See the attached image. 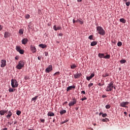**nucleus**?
I'll return each instance as SVG.
<instances>
[{"mask_svg":"<svg viewBox=\"0 0 130 130\" xmlns=\"http://www.w3.org/2000/svg\"><path fill=\"white\" fill-rule=\"evenodd\" d=\"M114 81H110V83L108 84V86H107L106 88V91H112L113 89V88L114 87Z\"/></svg>","mask_w":130,"mask_h":130,"instance_id":"obj_1","label":"nucleus"},{"mask_svg":"<svg viewBox=\"0 0 130 130\" xmlns=\"http://www.w3.org/2000/svg\"><path fill=\"white\" fill-rule=\"evenodd\" d=\"M96 30L98 34L102 36H105V35H106L105 30H104V29L101 26H98V27H96Z\"/></svg>","mask_w":130,"mask_h":130,"instance_id":"obj_2","label":"nucleus"},{"mask_svg":"<svg viewBox=\"0 0 130 130\" xmlns=\"http://www.w3.org/2000/svg\"><path fill=\"white\" fill-rule=\"evenodd\" d=\"M11 85L13 88H16L19 86V83L16 79H11Z\"/></svg>","mask_w":130,"mask_h":130,"instance_id":"obj_3","label":"nucleus"},{"mask_svg":"<svg viewBox=\"0 0 130 130\" xmlns=\"http://www.w3.org/2000/svg\"><path fill=\"white\" fill-rule=\"evenodd\" d=\"M25 65V61H19L18 64L16 65V69L18 70H21L23 68Z\"/></svg>","mask_w":130,"mask_h":130,"instance_id":"obj_4","label":"nucleus"},{"mask_svg":"<svg viewBox=\"0 0 130 130\" xmlns=\"http://www.w3.org/2000/svg\"><path fill=\"white\" fill-rule=\"evenodd\" d=\"M128 105H129L128 101H126V102L123 101L122 102H121V104L120 105L121 107H123L124 108H127Z\"/></svg>","mask_w":130,"mask_h":130,"instance_id":"obj_5","label":"nucleus"},{"mask_svg":"<svg viewBox=\"0 0 130 130\" xmlns=\"http://www.w3.org/2000/svg\"><path fill=\"white\" fill-rule=\"evenodd\" d=\"M77 103V100L75 99V98H73L72 101H70L69 104V107H72L73 106H74V105H76Z\"/></svg>","mask_w":130,"mask_h":130,"instance_id":"obj_6","label":"nucleus"},{"mask_svg":"<svg viewBox=\"0 0 130 130\" xmlns=\"http://www.w3.org/2000/svg\"><path fill=\"white\" fill-rule=\"evenodd\" d=\"M16 50L17 51H18V52H19V53H20V54H23L24 51V50H22L20 48V47H18V46H16Z\"/></svg>","mask_w":130,"mask_h":130,"instance_id":"obj_7","label":"nucleus"},{"mask_svg":"<svg viewBox=\"0 0 130 130\" xmlns=\"http://www.w3.org/2000/svg\"><path fill=\"white\" fill-rule=\"evenodd\" d=\"M30 50L32 52V53H36L37 52V49L35 46H32V45L30 46Z\"/></svg>","mask_w":130,"mask_h":130,"instance_id":"obj_8","label":"nucleus"},{"mask_svg":"<svg viewBox=\"0 0 130 130\" xmlns=\"http://www.w3.org/2000/svg\"><path fill=\"white\" fill-rule=\"evenodd\" d=\"M51 71H52V65H49L48 67L45 70L46 73H49Z\"/></svg>","mask_w":130,"mask_h":130,"instance_id":"obj_9","label":"nucleus"},{"mask_svg":"<svg viewBox=\"0 0 130 130\" xmlns=\"http://www.w3.org/2000/svg\"><path fill=\"white\" fill-rule=\"evenodd\" d=\"M7 64V62L6 60H2V64L1 65V68H5V66H6Z\"/></svg>","mask_w":130,"mask_h":130,"instance_id":"obj_10","label":"nucleus"},{"mask_svg":"<svg viewBox=\"0 0 130 130\" xmlns=\"http://www.w3.org/2000/svg\"><path fill=\"white\" fill-rule=\"evenodd\" d=\"M94 75H95L94 73H91V75H90V76L86 77V79L87 80H90V79H91V78H93V77H94Z\"/></svg>","mask_w":130,"mask_h":130,"instance_id":"obj_11","label":"nucleus"},{"mask_svg":"<svg viewBox=\"0 0 130 130\" xmlns=\"http://www.w3.org/2000/svg\"><path fill=\"white\" fill-rule=\"evenodd\" d=\"M12 111H11V110L8 111V114H7V115H6V117L7 118H10V117L12 116Z\"/></svg>","mask_w":130,"mask_h":130,"instance_id":"obj_12","label":"nucleus"},{"mask_svg":"<svg viewBox=\"0 0 130 130\" xmlns=\"http://www.w3.org/2000/svg\"><path fill=\"white\" fill-rule=\"evenodd\" d=\"M81 73H77L76 74H74V78H79V77H81Z\"/></svg>","mask_w":130,"mask_h":130,"instance_id":"obj_13","label":"nucleus"},{"mask_svg":"<svg viewBox=\"0 0 130 130\" xmlns=\"http://www.w3.org/2000/svg\"><path fill=\"white\" fill-rule=\"evenodd\" d=\"M74 88L75 89L76 88V86H69V87H67V91H69V90H71V89Z\"/></svg>","mask_w":130,"mask_h":130,"instance_id":"obj_14","label":"nucleus"},{"mask_svg":"<svg viewBox=\"0 0 130 130\" xmlns=\"http://www.w3.org/2000/svg\"><path fill=\"white\" fill-rule=\"evenodd\" d=\"M10 32H8V31H6L5 32L4 37L5 38H8L9 37H10Z\"/></svg>","mask_w":130,"mask_h":130,"instance_id":"obj_15","label":"nucleus"},{"mask_svg":"<svg viewBox=\"0 0 130 130\" xmlns=\"http://www.w3.org/2000/svg\"><path fill=\"white\" fill-rule=\"evenodd\" d=\"M27 41H28V39H27V38H24V39H22V43H23V44H26Z\"/></svg>","mask_w":130,"mask_h":130,"instance_id":"obj_16","label":"nucleus"},{"mask_svg":"<svg viewBox=\"0 0 130 130\" xmlns=\"http://www.w3.org/2000/svg\"><path fill=\"white\" fill-rule=\"evenodd\" d=\"M48 116H54L55 115V113L54 112H49L47 113Z\"/></svg>","mask_w":130,"mask_h":130,"instance_id":"obj_17","label":"nucleus"},{"mask_svg":"<svg viewBox=\"0 0 130 130\" xmlns=\"http://www.w3.org/2000/svg\"><path fill=\"white\" fill-rule=\"evenodd\" d=\"M77 68V65L76 64H72L71 65V69L72 70H74V69H76Z\"/></svg>","mask_w":130,"mask_h":130,"instance_id":"obj_18","label":"nucleus"},{"mask_svg":"<svg viewBox=\"0 0 130 130\" xmlns=\"http://www.w3.org/2000/svg\"><path fill=\"white\" fill-rule=\"evenodd\" d=\"M97 44L96 41H92V42L91 43V46L92 47H94V46H96Z\"/></svg>","mask_w":130,"mask_h":130,"instance_id":"obj_19","label":"nucleus"},{"mask_svg":"<svg viewBox=\"0 0 130 130\" xmlns=\"http://www.w3.org/2000/svg\"><path fill=\"white\" fill-rule=\"evenodd\" d=\"M39 47L40 48H42V49H44L45 48H47L46 45H43V44H41V45H39Z\"/></svg>","mask_w":130,"mask_h":130,"instance_id":"obj_20","label":"nucleus"},{"mask_svg":"<svg viewBox=\"0 0 130 130\" xmlns=\"http://www.w3.org/2000/svg\"><path fill=\"white\" fill-rule=\"evenodd\" d=\"M66 112H67L66 110H62L60 111V114H61V115H62V114L66 113Z\"/></svg>","mask_w":130,"mask_h":130,"instance_id":"obj_21","label":"nucleus"},{"mask_svg":"<svg viewBox=\"0 0 130 130\" xmlns=\"http://www.w3.org/2000/svg\"><path fill=\"white\" fill-rule=\"evenodd\" d=\"M108 76H110L109 73H105L104 74L102 75L103 77H107Z\"/></svg>","mask_w":130,"mask_h":130,"instance_id":"obj_22","label":"nucleus"},{"mask_svg":"<svg viewBox=\"0 0 130 130\" xmlns=\"http://www.w3.org/2000/svg\"><path fill=\"white\" fill-rule=\"evenodd\" d=\"M98 55L99 57H101V58L104 57L105 58L104 53H99Z\"/></svg>","mask_w":130,"mask_h":130,"instance_id":"obj_23","label":"nucleus"},{"mask_svg":"<svg viewBox=\"0 0 130 130\" xmlns=\"http://www.w3.org/2000/svg\"><path fill=\"white\" fill-rule=\"evenodd\" d=\"M38 95H36L35 97H34V98H32L31 99V101H34V102H36L37 99H38Z\"/></svg>","mask_w":130,"mask_h":130,"instance_id":"obj_24","label":"nucleus"},{"mask_svg":"<svg viewBox=\"0 0 130 130\" xmlns=\"http://www.w3.org/2000/svg\"><path fill=\"white\" fill-rule=\"evenodd\" d=\"M0 114H1V115H5V110H4V109L0 110Z\"/></svg>","mask_w":130,"mask_h":130,"instance_id":"obj_25","label":"nucleus"},{"mask_svg":"<svg viewBox=\"0 0 130 130\" xmlns=\"http://www.w3.org/2000/svg\"><path fill=\"white\" fill-rule=\"evenodd\" d=\"M15 91V88H9V91L10 92H14Z\"/></svg>","mask_w":130,"mask_h":130,"instance_id":"obj_26","label":"nucleus"},{"mask_svg":"<svg viewBox=\"0 0 130 130\" xmlns=\"http://www.w3.org/2000/svg\"><path fill=\"white\" fill-rule=\"evenodd\" d=\"M120 21L121 22H123V24H124V23L126 22V20L124 19V18H120Z\"/></svg>","mask_w":130,"mask_h":130,"instance_id":"obj_27","label":"nucleus"},{"mask_svg":"<svg viewBox=\"0 0 130 130\" xmlns=\"http://www.w3.org/2000/svg\"><path fill=\"white\" fill-rule=\"evenodd\" d=\"M102 121H103V122H109V119H108L107 117H106L105 119H103Z\"/></svg>","mask_w":130,"mask_h":130,"instance_id":"obj_28","label":"nucleus"},{"mask_svg":"<svg viewBox=\"0 0 130 130\" xmlns=\"http://www.w3.org/2000/svg\"><path fill=\"white\" fill-rule=\"evenodd\" d=\"M126 60H124V59H123V60H120V62L121 63V64H124V63H126Z\"/></svg>","mask_w":130,"mask_h":130,"instance_id":"obj_29","label":"nucleus"},{"mask_svg":"<svg viewBox=\"0 0 130 130\" xmlns=\"http://www.w3.org/2000/svg\"><path fill=\"white\" fill-rule=\"evenodd\" d=\"M23 32H24V30H23V29H20L19 31V34H20V35H23Z\"/></svg>","mask_w":130,"mask_h":130,"instance_id":"obj_30","label":"nucleus"},{"mask_svg":"<svg viewBox=\"0 0 130 130\" xmlns=\"http://www.w3.org/2000/svg\"><path fill=\"white\" fill-rule=\"evenodd\" d=\"M122 45V43L121 41H119V42H118V43H117V46L118 47H121Z\"/></svg>","mask_w":130,"mask_h":130,"instance_id":"obj_31","label":"nucleus"},{"mask_svg":"<svg viewBox=\"0 0 130 130\" xmlns=\"http://www.w3.org/2000/svg\"><path fill=\"white\" fill-rule=\"evenodd\" d=\"M21 114V111L18 110V111H17V112H16V114L17 115H20Z\"/></svg>","mask_w":130,"mask_h":130,"instance_id":"obj_32","label":"nucleus"},{"mask_svg":"<svg viewBox=\"0 0 130 130\" xmlns=\"http://www.w3.org/2000/svg\"><path fill=\"white\" fill-rule=\"evenodd\" d=\"M111 57V55H110L109 54H107V55H106V56H105V58H110Z\"/></svg>","mask_w":130,"mask_h":130,"instance_id":"obj_33","label":"nucleus"},{"mask_svg":"<svg viewBox=\"0 0 130 130\" xmlns=\"http://www.w3.org/2000/svg\"><path fill=\"white\" fill-rule=\"evenodd\" d=\"M88 38L90 40H92L93 39V36H92V35H91L90 36H89Z\"/></svg>","mask_w":130,"mask_h":130,"instance_id":"obj_34","label":"nucleus"},{"mask_svg":"<svg viewBox=\"0 0 130 130\" xmlns=\"http://www.w3.org/2000/svg\"><path fill=\"white\" fill-rule=\"evenodd\" d=\"M59 72H56V73H54V76L59 75Z\"/></svg>","mask_w":130,"mask_h":130,"instance_id":"obj_35","label":"nucleus"},{"mask_svg":"<svg viewBox=\"0 0 130 130\" xmlns=\"http://www.w3.org/2000/svg\"><path fill=\"white\" fill-rule=\"evenodd\" d=\"M111 108V106L110 105H106V109H110Z\"/></svg>","mask_w":130,"mask_h":130,"instance_id":"obj_36","label":"nucleus"},{"mask_svg":"<svg viewBox=\"0 0 130 130\" xmlns=\"http://www.w3.org/2000/svg\"><path fill=\"white\" fill-rule=\"evenodd\" d=\"M102 116H103V117H106V116H107V113H103L102 114Z\"/></svg>","mask_w":130,"mask_h":130,"instance_id":"obj_37","label":"nucleus"},{"mask_svg":"<svg viewBox=\"0 0 130 130\" xmlns=\"http://www.w3.org/2000/svg\"><path fill=\"white\" fill-rule=\"evenodd\" d=\"M93 83H90V84H89V85H88L89 88H90L91 87H92V86H93Z\"/></svg>","mask_w":130,"mask_h":130,"instance_id":"obj_38","label":"nucleus"},{"mask_svg":"<svg viewBox=\"0 0 130 130\" xmlns=\"http://www.w3.org/2000/svg\"><path fill=\"white\" fill-rule=\"evenodd\" d=\"M86 97H84L83 98L81 99L82 101H84V100H87Z\"/></svg>","mask_w":130,"mask_h":130,"instance_id":"obj_39","label":"nucleus"},{"mask_svg":"<svg viewBox=\"0 0 130 130\" xmlns=\"http://www.w3.org/2000/svg\"><path fill=\"white\" fill-rule=\"evenodd\" d=\"M79 22H80V24L81 25H83L84 24V21H83L82 20H81V19H80Z\"/></svg>","mask_w":130,"mask_h":130,"instance_id":"obj_40","label":"nucleus"},{"mask_svg":"<svg viewBox=\"0 0 130 130\" xmlns=\"http://www.w3.org/2000/svg\"><path fill=\"white\" fill-rule=\"evenodd\" d=\"M67 122H68V120H65V121L61 122V124H64V123H66Z\"/></svg>","mask_w":130,"mask_h":130,"instance_id":"obj_41","label":"nucleus"},{"mask_svg":"<svg viewBox=\"0 0 130 130\" xmlns=\"http://www.w3.org/2000/svg\"><path fill=\"white\" fill-rule=\"evenodd\" d=\"M41 122H42V123H45V120L44 119H41Z\"/></svg>","mask_w":130,"mask_h":130,"instance_id":"obj_42","label":"nucleus"},{"mask_svg":"<svg viewBox=\"0 0 130 130\" xmlns=\"http://www.w3.org/2000/svg\"><path fill=\"white\" fill-rule=\"evenodd\" d=\"M126 5L127 6H129V5H130V2H126Z\"/></svg>","mask_w":130,"mask_h":130,"instance_id":"obj_43","label":"nucleus"},{"mask_svg":"<svg viewBox=\"0 0 130 130\" xmlns=\"http://www.w3.org/2000/svg\"><path fill=\"white\" fill-rule=\"evenodd\" d=\"M30 15H29V14H27V15H26V18L28 19L29 18Z\"/></svg>","mask_w":130,"mask_h":130,"instance_id":"obj_44","label":"nucleus"},{"mask_svg":"<svg viewBox=\"0 0 130 130\" xmlns=\"http://www.w3.org/2000/svg\"><path fill=\"white\" fill-rule=\"evenodd\" d=\"M106 97H107V95L106 94H103L102 98H106Z\"/></svg>","mask_w":130,"mask_h":130,"instance_id":"obj_45","label":"nucleus"},{"mask_svg":"<svg viewBox=\"0 0 130 130\" xmlns=\"http://www.w3.org/2000/svg\"><path fill=\"white\" fill-rule=\"evenodd\" d=\"M61 27H60V26H58L57 27V30H60L61 29Z\"/></svg>","mask_w":130,"mask_h":130,"instance_id":"obj_46","label":"nucleus"},{"mask_svg":"<svg viewBox=\"0 0 130 130\" xmlns=\"http://www.w3.org/2000/svg\"><path fill=\"white\" fill-rule=\"evenodd\" d=\"M53 28L54 29V30H57V27H56V25L54 26Z\"/></svg>","mask_w":130,"mask_h":130,"instance_id":"obj_47","label":"nucleus"},{"mask_svg":"<svg viewBox=\"0 0 130 130\" xmlns=\"http://www.w3.org/2000/svg\"><path fill=\"white\" fill-rule=\"evenodd\" d=\"M81 93H83L84 94H85L86 92L84 90H82Z\"/></svg>","mask_w":130,"mask_h":130,"instance_id":"obj_48","label":"nucleus"},{"mask_svg":"<svg viewBox=\"0 0 130 130\" xmlns=\"http://www.w3.org/2000/svg\"><path fill=\"white\" fill-rule=\"evenodd\" d=\"M104 84H101V83H99V86H104Z\"/></svg>","mask_w":130,"mask_h":130,"instance_id":"obj_49","label":"nucleus"},{"mask_svg":"<svg viewBox=\"0 0 130 130\" xmlns=\"http://www.w3.org/2000/svg\"><path fill=\"white\" fill-rule=\"evenodd\" d=\"M7 112H8V110H4V114H5V113H7Z\"/></svg>","mask_w":130,"mask_h":130,"instance_id":"obj_50","label":"nucleus"},{"mask_svg":"<svg viewBox=\"0 0 130 130\" xmlns=\"http://www.w3.org/2000/svg\"><path fill=\"white\" fill-rule=\"evenodd\" d=\"M73 23L75 24V23L76 22V20L75 19L73 20Z\"/></svg>","mask_w":130,"mask_h":130,"instance_id":"obj_51","label":"nucleus"},{"mask_svg":"<svg viewBox=\"0 0 130 130\" xmlns=\"http://www.w3.org/2000/svg\"><path fill=\"white\" fill-rule=\"evenodd\" d=\"M3 29V26L2 25H0V30H2Z\"/></svg>","mask_w":130,"mask_h":130,"instance_id":"obj_52","label":"nucleus"},{"mask_svg":"<svg viewBox=\"0 0 130 130\" xmlns=\"http://www.w3.org/2000/svg\"><path fill=\"white\" fill-rule=\"evenodd\" d=\"M67 103H68V101H65L64 102V105H67Z\"/></svg>","mask_w":130,"mask_h":130,"instance_id":"obj_53","label":"nucleus"},{"mask_svg":"<svg viewBox=\"0 0 130 130\" xmlns=\"http://www.w3.org/2000/svg\"><path fill=\"white\" fill-rule=\"evenodd\" d=\"M113 43H116L117 41L116 40H114V41H112Z\"/></svg>","mask_w":130,"mask_h":130,"instance_id":"obj_54","label":"nucleus"},{"mask_svg":"<svg viewBox=\"0 0 130 130\" xmlns=\"http://www.w3.org/2000/svg\"><path fill=\"white\" fill-rule=\"evenodd\" d=\"M79 21L80 22V19H77V20H76V22H78Z\"/></svg>","mask_w":130,"mask_h":130,"instance_id":"obj_55","label":"nucleus"},{"mask_svg":"<svg viewBox=\"0 0 130 130\" xmlns=\"http://www.w3.org/2000/svg\"><path fill=\"white\" fill-rule=\"evenodd\" d=\"M38 59H40H40H41V56H38Z\"/></svg>","mask_w":130,"mask_h":130,"instance_id":"obj_56","label":"nucleus"},{"mask_svg":"<svg viewBox=\"0 0 130 130\" xmlns=\"http://www.w3.org/2000/svg\"><path fill=\"white\" fill-rule=\"evenodd\" d=\"M19 57L18 56H15V59H18Z\"/></svg>","mask_w":130,"mask_h":130,"instance_id":"obj_57","label":"nucleus"},{"mask_svg":"<svg viewBox=\"0 0 130 130\" xmlns=\"http://www.w3.org/2000/svg\"><path fill=\"white\" fill-rule=\"evenodd\" d=\"M3 130H8V128L7 127H5V128H3Z\"/></svg>","mask_w":130,"mask_h":130,"instance_id":"obj_58","label":"nucleus"},{"mask_svg":"<svg viewBox=\"0 0 130 130\" xmlns=\"http://www.w3.org/2000/svg\"><path fill=\"white\" fill-rule=\"evenodd\" d=\"M48 55V53H47L46 52V53H45V56H47Z\"/></svg>","mask_w":130,"mask_h":130,"instance_id":"obj_59","label":"nucleus"},{"mask_svg":"<svg viewBox=\"0 0 130 130\" xmlns=\"http://www.w3.org/2000/svg\"><path fill=\"white\" fill-rule=\"evenodd\" d=\"M82 1L83 0H78V2H82Z\"/></svg>","mask_w":130,"mask_h":130,"instance_id":"obj_60","label":"nucleus"},{"mask_svg":"<svg viewBox=\"0 0 130 130\" xmlns=\"http://www.w3.org/2000/svg\"><path fill=\"white\" fill-rule=\"evenodd\" d=\"M124 2H126V3H127L128 0H123Z\"/></svg>","mask_w":130,"mask_h":130,"instance_id":"obj_61","label":"nucleus"},{"mask_svg":"<svg viewBox=\"0 0 130 130\" xmlns=\"http://www.w3.org/2000/svg\"><path fill=\"white\" fill-rule=\"evenodd\" d=\"M59 36H62V34H59Z\"/></svg>","mask_w":130,"mask_h":130,"instance_id":"obj_62","label":"nucleus"},{"mask_svg":"<svg viewBox=\"0 0 130 130\" xmlns=\"http://www.w3.org/2000/svg\"><path fill=\"white\" fill-rule=\"evenodd\" d=\"M124 114L126 115L127 114V112H124Z\"/></svg>","mask_w":130,"mask_h":130,"instance_id":"obj_63","label":"nucleus"},{"mask_svg":"<svg viewBox=\"0 0 130 130\" xmlns=\"http://www.w3.org/2000/svg\"><path fill=\"white\" fill-rule=\"evenodd\" d=\"M17 121H16L15 122H14V124H17Z\"/></svg>","mask_w":130,"mask_h":130,"instance_id":"obj_64","label":"nucleus"}]
</instances>
